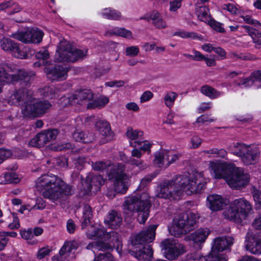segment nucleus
<instances>
[{
	"mask_svg": "<svg viewBox=\"0 0 261 261\" xmlns=\"http://www.w3.org/2000/svg\"><path fill=\"white\" fill-rule=\"evenodd\" d=\"M205 185L202 173L194 171L189 175H179L171 180L162 181L158 187L157 196L162 198L176 199L184 191L188 195L201 193Z\"/></svg>",
	"mask_w": 261,
	"mask_h": 261,
	"instance_id": "obj_1",
	"label": "nucleus"
},
{
	"mask_svg": "<svg viewBox=\"0 0 261 261\" xmlns=\"http://www.w3.org/2000/svg\"><path fill=\"white\" fill-rule=\"evenodd\" d=\"M211 168L215 178H223L229 186L234 189L245 187L249 182L250 175L233 164L211 162Z\"/></svg>",
	"mask_w": 261,
	"mask_h": 261,
	"instance_id": "obj_2",
	"label": "nucleus"
},
{
	"mask_svg": "<svg viewBox=\"0 0 261 261\" xmlns=\"http://www.w3.org/2000/svg\"><path fill=\"white\" fill-rule=\"evenodd\" d=\"M36 187L38 190L39 188H43L45 190L42 194L43 197L53 202L60 201L65 196L71 195L73 193L71 186L53 174H45L38 178Z\"/></svg>",
	"mask_w": 261,
	"mask_h": 261,
	"instance_id": "obj_3",
	"label": "nucleus"
},
{
	"mask_svg": "<svg viewBox=\"0 0 261 261\" xmlns=\"http://www.w3.org/2000/svg\"><path fill=\"white\" fill-rule=\"evenodd\" d=\"M124 221L130 224L134 220V214L137 213V219L140 224L145 223L149 214L151 207L150 196L147 193L139 196H131L126 198L123 204Z\"/></svg>",
	"mask_w": 261,
	"mask_h": 261,
	"instance_id": "obj_4",
	"label": "nucleus"
},
{
	"mask_svg": "<svg viewBox=\"0 0 261 261\" xmlns=\"http://www.w3.org/2000/svg\"><path fill=\"white\" fill-rule=\"evenodd\" d=\"M156 226H150L147 229L143 230L130 237L132 245L134 247L129 250V253L138 260L150 261L153 257V250L149 243L152 242L155 238Z\"/></svg>",
	"mask_w": 261,
	"mask_h": 261,
	"instance_id": "obj_5",
	"label": "nucleus"
},
{
	"mask_svg": "<svg viewBox=\"0 0 261 261\" xmlns=\"http://www.w3.org/2000/svg\"><path fill=\"white\" fill-rule=\"evenodd\" d=\"M35 74L29 73L15 66L7 64H0V83L21 81V84L27 87L30 85Z\"/></svg>",
	"mask_w": 261,
	"mask_h": 261,
	"instance_id": "obj_6",
	"label": "nucleus"
},
{
	"mask_svg": "<svg viewBox=\"0 0 261 261\" xmlns=\"http://www.w3.org/2000/svg\"><path fill=\"white\" fill-rule=\"evenodd\" d=\"M198 217L194 213L178 215L173 219L170 233L176 237H179L190 232L197 227V219Z\"/></svg>",
	"mask_w": 261,
	"mask_h": 261,
	"instance_id": "obj_7",
	"label": "nucleus"
},
{
	"mask_svg": "<svg viewBox=\"0 0 261 261\" xmlns=\"http://www.w3.org/2000/svg\"><path fill=\"white\" fill-rule=\"evenodd\" d=\"M232 153L241 158L244 165L254 164L258 160L260 149L257 145L237 142L231 147Z\"/></svg>",
	"mask_w": 261,
	"mask_h": 261,
	"instance_id": "obj_8",
	"label": "nucleus"
},
{
	"mask_svg": "<svg viewBox=\"0 0 261 261\" xmlns=\"http://www.w3.org/2000/svg\"><path fill=\"white\" fill-rule=\"evenodd\" d=\"M125 169V165L118 163L113 167L109 173V178L113 182L114 188L117 193H124L127 189L126 180L128 176L124 173Z\"/></svg>",
	"mask_w": 261,
	"mask_h": 261,
	"instance_id": "obj_9",
	"label": "nucleus"
},
{
	"mask_svg": "<svg viewBox=\"0 0 261 261\" xmlns=\"http://www.w3.org/2000/svg\"><path fill=\"white\" fill-rule=\"evenodd\" d=\"M233 243V238L224 237L216 239L211 253L206 256L207 261H226V258L219 252L227 249Z\"/></svg>",
	"mask_w": 261,
	"mask_h": 261,
	"instance_id": "obj_10",
	"label": "nucleus"
},
{
	"mask_svg": "<svg viewBox=\"0 0 261 261\" xmlns=\"http://www.w3.org/2000/svg\"><path fill=\"white\" fill-rule=\"evenodd\" d=\"M51 107L48 100H36L34 97L33 102L25 106L22 112L25 116L40 117L47 113Z\"/></svg>",
	"mask_w": 261,
	"mask_h": 261,
	"instance_id": "obj_11",
	"label": "nucleus"
},
{
	"mask_svg": "<svg viewBox=\"0 0 261 261\" xmlns=\"http://www.w3.org/2000/svg\"><path fill=\"white\" fill-rule=\"evenodd\" d=\"M34 97L32 93L27 87H21L15 89L10 96L8 102L10 105L25 106L33 102Z\"/></svg>",
	"mask_w": 261,
	"mask_h": 261,
	"instance_id": "obj_12",
	"label": "nucleus"
},
{
	"mask_svg": "<svg viewBox=\"0 0 261 261\" xmlns=\"http://www.w3.org/2000/svg\"><path fill=\"white\" fill-rule=\"evenodd\" d=\"M162 249L165 250L166 257L169 260H173L186 251L185 246L178 244L177 240L172 238L164 240L161 242Z\"/></svg>",
	"mask_w": 261,
	"mask_h": 261,
	"instance_id": "obj_13",
	"label": "nucleus"
},
{
	"mask_svg": "<svg viewBox=\"0 0 261 261\" xmlns=\"http://www.w3.org/2000/svg\"><path fill=\"white\" fill-rule=\"evenodd\" d=\"M44 33L41 30L36 29L26 32H20L13 34L11 36L24 43H39L41 42Z\"/></svg>",
	"mask_w": 261,
	"mask_h": 261,
	"instance_id": "obj_14",
	"label": "nucleus"
},
{
	"mask_svg": "<svg viewBox=\"0 0 261 261\" xmlns=\"http://www.w3.org/2000/svg\"><path fill=\"white\" fill-rule=\"evenodd\" d=\"M58 134L59 130L57 129L42 131L37 134L31 140L30 144L32 146L38 148L43 147L48 142L55 140Z\"/></svg>",
	"mask_w": 261,
	"mask_h": 261,
	"instance_id": "obj_15",
	"label": "nucleus"
},
{
	"mask_svg": "<svg viewBox=\"0 0 261 261\" xmlns=\"http://www.w3.org/2000/svg\"><path fill=\"white\" fill-rule=\"evenodd\" d=\"M105 180L100 175H94L90 173L86 179L82 180V186L81 194L82 196L88 195L91 191L92 187L95 186L99 188L105 184Z\"/></svg>",
	"mask_w": 261,
	"mask_h": 261,
	"instance_id": "obj_16",
	"label": "nucleus"
},
{
	"mask_svg": "<svg viewBox=\"0 0 261 261\" xmlns=\"http://www.w3.org/2000/svg\"><path fill=\"white\" fill-rule=\"evenodd\" d=\"M245 248L254 254L261 253V237L254 234L253 231L249 229L245 238Z\"/></svg>",
	"mask_w": 261,
	"mask_h": 261,
	"instance_id": "obj_17",
	"label": "nucleus"
},
{
	"mask_svg": "<svg viewBox=\"0 0 261 261\" xmlns=\"http://www.w3.org/2000/svg\"><path fill=\"white\" fill-rule=\"evenodd\" d=\"M44 71L50 81H60L67 78L68 69L61 65H47L44 68Z\"/></svg>",
	"mask_w": 261,
	"mask_h": 261,
	"instance_id": "obj_18",
	"label": "nucleus"
},
{
	"mask_svg": "<svg viewBox=\"0 0 261 261\" xmlns=\"http://www.w3.org/2000/svg\"><path fill=\"white\" fill-rule=\"evenodd\" d=\"M93 97L94 94L90 90L81 89L75 91L68 97V99L71 105H82L87 101L91 100Z\"/></svg>",
	"mask_w": 261,
	"mask_h": 261,
	"instance_id": "obj_19",
	"label": "nucleus"
},
{
	"mask_svg": "<svg viewBox=\"0 0 261 261\" xmlns=\"http://www.w3.org/2000/svg\"><path fill=\"white\" fill-rule=\"evenodd\" d=\"M70 44L66 40L61 41L57 50L55 59L58 62H69Z\"/></svg>",
	"mask_w": 261,
	"mask_h": 261,
	"instance_id": "obj_20",
	"label": "nucleus"
},
{
	"mask_svg": "<svg viewBox=\"0 0 261 261\" xmlns=\"http://www.w3.org/2000/svg\"><path fill=\"white\" fill-rule=\"evenodd\" d=\"M207 204L212 211H218L223 208L226 202L221 195L212 194L207 197Z\"/></svg>",
	"mask_w": 261,
	"mask_h": 261,
	"instance_id": "obj_21",
	"label": "nucleus"
},
{
	"mask_svg": "<svg viewBox=\"0 0 261 261\" xmlns=\"http://www.w3.org/2000/svg\"><path fill=\"white\" fill-rule=\"evenodd\" d=\"M87 236L90 239L97 238L103 239L105 241L111 240L112 237L116 238V240L118 241L117 233L115 231L107 232L104 228H94L93 231L88 230L87 232Z\"/></svg>",
	"mask_w": 261,
	"mask_h": 261,
	"instance_id": "obj_22",
	"label": "nucleus"
},
{
	"mask_svg": "<svg viewBox=\"0 0 261 261\" xmlns=\"http://www.w3.org/2000/svg\"><path fill=\"white\" fill-rule=\"evenodd\" d=\"M233 203L239 211L241 218L243 220L245 219L251 210L250 203L244 198L236 199Z\"/></svg>",
	"mask_w": 261,
	"mask_h": 261,
	"instance_id": "obj_23",
	"label": "nucleus"
},
{
	"mask_svg": "<svg viewBox=\"0 0 261 261\" xmlns=\"http://www.w3.org/2000/svg\"><path fill=\"white\" fill-rule=\"evenodd\" d=\"M72 138L76 142L89 143L93 142L95 139V136L88 132L81 129H75L72 133Z\"/></svg>",
	"mask_w": 261,
	"mask_h": 261,
	"instance_id": "obj_24",
	"label": "nucleus"
},
{
	"mask_svg": "<svg viewBox=\"0 0 261 261\" xmlns=\"http://www.w3.org/2000/svg\"><path fill=\"white\" fill-rule=\"evenodd\" d=\"M122 218L120 214L116 211H111L105 222L112 229H117L121 225Z\"/></svg>",
	"mask_w": 261,
	"mask_h": 261,
	"instance_id": "obj_25",
	"label": "nucleus"
},
{
	"mask_svg": "<svg viewBox=\"0 0 261 261\" xmlns=\"http://www.w3.org/2000/svg\"><path fill=\"white\" fill-rule=\"evenodd\" d=\"M223 214L225 218L237 223H241L243 220L241 218L239 211L237 210L233 203L231 204L228 209L223 212Z\"/></svg>",
	"mask_w": 261,
	"mask_h": 261,
	"instance_id": "obj_26",
	"label": "nucleus"
},
{
	"mask_svg": "<svg viewBox=\"0 0 261 261\" xmlns=\"http://www.w3.org/2000/svg\"><path fill=\"white\" fill-rule=\"evenodd\" d=\"M95 127L99 133L103 136L109 137L110 139L107 141H110L113 136L110 124L105 120H99L95 123Z\"/></svg>",
	"mask_w": 261,
	"mask_h": 261,
	"instance_id": "obj_27",
	"label": "nucleus"
},
{
	"mask_svg": "<svg viewBox=\"0 0 261 261\" xmlns=\"http://www.w3.org/2000/svg\"><path fill=\"white\" fill-rule=\"evenodd\" d=\"M210 232L207 228H200L191 234L190 239L195 243H203Z\"/></svg>",
	"mask_w": 261,
	"mask_h": 261,
	"instance_id": "obj_28",
	"label": "nucleus"
},
{
	"mask_svg": "<svg viewBox=\"0 0 261 261\" xmlns=\"http://www.w3.org/2000/svg\"><path fill=\"white\" fill-rule=\"evenodd\" d=\"M92 208L87 203L84 204L83 217L82 218V228H85L90 223V220L92 217Z\"/></svg>",
	"mask_w": 261,
	"mask_h": 261,
	"instance_id": "obj_29",
	"label": "nucleus"
},
{
	"mask_svg": "<svg viewBox=\"0 0 261 261\" xmlns=\"http://www.w3.org/2000/svg\"><path fill=\"white\" fill-rule=\"evenodd\" d=\"M81 243L76 240L65 241L61 248V254L69 253L72 250L77 249L80 246Z\"/></svg>",
	"mask_w": 261,
	"mask_h": 261,
	"instance_id": "obj_30",
	"label": "nucleus"
},
{
	"mask_svg": "<svg viewBox=\"0 0 261 261\" xmlns=\"http://www.w3.org/2000/svg\"><path fill=\"white\" fill-rule=\"evenodd\" d=\"M149 19L152 21V23L158 29H165L167 25L163 21L161 14L158 11H153L149 15Z\"/></svg>",
	"mask_w": 261,
	"mask_h": 261,
	"instance_id": "obj_31",
	"label": "nucleus"
},
{
	"mask_svg": "<svg viewBox=\"0 0 261 261\" xmlns=\"http://www.w3.org/2000/svg\"><path fill=\"white\" fill-rule=\"evenodd\" d=\"M169 152L164 149H161L157 151L154 155V160L153 161L154 164L161 167L164 164V160H169Z\"/></svg>",
	"mask_w": 261,
	"mask_h": 261,
	"instance_id": "obj_32",
	"label": "nucleus"
},
{
	"mask_svg": "<svg viewBox=\"0 0 261 261\" xmlns=\"http://www.w3.org/2000/svg\"><path fill=\"white\" fill-rule=\"evenodd\" d=\"M59 89L56 87L50 86H45L40 89V92L41 95L45 97L54 98L58 96Z\"/></svg>",
	"mask_w": 261,
	"mask_h": 261,
	"instance_id": "obj_33",
	"label": "nucleus"
},
{
	"mask_svg": "<svg viewBox=\"0 0 261 261\" xmlns=\"http://www.w3.org/2000/svg\"><path fill=\"white\" fill-rule=\"evenodd\" d=\"M86 51L74 48L70 45L69 62H73L86 56Z\"/></svg>",
	"mask_w": 261,
	"mask_h": 261,
	"instance_id": "obj_34",
	"label": "nucleus"
},
{
	"mask_svg": "<svg viewBox=\"0 0 261 261\" xmlns=\"http://www.w3.org/2000/svg\"><path fill=\"white\" fill-rule=\"evenodd\" d=\"M200 91L203 94L212 99L216 98L221 94L219 91L207 85L203 86L201 88Z\"/></svg>",
	"mask_w": 261,
	"mask_h": 261,
	"instance_id": "obj_35",
	"label": "nucleus"
},
{
	"mask_svg": "<svg viewBox=\"0 0 261 261\" xmlns=\"http://www.w3.org/2000/svg\"><path fill=\"white\" fill-rule=\"evenodd\" d=\"M110 246L108 243L102 241H96L89 243L86 247L87 249H94L95 251L106 250L109 248Z\"/></svg>",
	"mask_w": 261,
	"mask_h": 261,
	"instance_id": "obj_36",
	"label": "nucleus"
},
{
	"mask_svg": "<svg viewBox=\"0 0 261 261\" xmlns=\"http://www.w3.org/2000/svg\"><path fill=\"white\" fill-rule=\"evenodd\" d=\"M1 46L2 48L7 51L12 52L17 43L7 38H3L1 40Z\"/></svg>",
	"mask_w": 261,
	"mask_h": 261,
	"instance_id": "obj_37",
	"label": "nucleus"
},
{
	"mask_svg": "<svg viewBox=\"0 0 261 261\" xmlns=\"http://www.w3.org/2000/svg\"><path fill=\"white\" fill-rule=\"evenodd\" d=\"M252 194L255 201V208L256 210H261V183L259 186V189L260 191L255 187L252 186Z\"/></svg>",
	"mask_w": 261,
	"mask_h": 261,
	"instance_id": "obj_38",
	"label": "nucleus"
},
{
	"mask_svg": "<svg viewBox=\"0 0 261 261\" xmlns=\"http://www.w3.org/2000/svg\"><path fill=\"white\" fill-rule=\"evenodd\" d=\"M208 9L206 7H199L197 8L196 12L199 19L203 22H208L210 19L208 14Z\"/></svg>",
	"mask_w": 261,
	"mask_h": 261,
	"instance_id": "obj_39",
	"label": "nucleus"
},
{
	"mask_svg": "<svg viewBox=\"0 0 261 261\" xmlns=\"http://www.w3.org/2000/svg\"><path fill=\"white\" fill-rule=\"evenodd\" d=\"M25 50H24L22 46H19V45L17 43L15 46V49H13L11 54L17 58L21 59H26L28 58V54L26 50V47H25Z\"/></svg>",
	"mask_w": 261,
	"mask_h": 261,
	"instance_id": "obj_40",
	"label": "nucleus"
},
{
	"mask_svg": "<svg viewBox=\"0 0 261 261\" xmlns=\"http://www.w3.org/2000/svg\"><path fill=\"white\" fill-rule=\"evenodd\" d=\"M102 15L109 19L119 20L121 18V13L115 10L109 9H105Z\"/></svg>",
	"mask_w": 261,
	"mask_h": 261,
	"instance_id": "obj_41",
	"label": "nucleus"
},
{
	"mask_svg": "<svg viewBox=\"0 0 261 261\" xmlns=\"http://www.w3.org/2000/svg\"><path fill=\"white\" fill-rule=\"evenodd\" d=\"M125 135L128 139L133 140L138 139L139 137L142 136L143 132L141 130H134L132 127H129L127 129Z\"/></svg>",
	"mask_w": 261,
	"mask_h": 261,
	"instance_id": "obj_42",
	"label": "nucleus"
},
{
	"mask_svg": "<svg viewBox=\"0 0 261 261\" xmlns=\"http://www.w3.org/2000/svg\"><path fill=\"white\" fill-rule=\"evenodd\" d=\"M126 163L133 166H136L140 170H144L147 167V165L140 159H134L131 157L126 161Z\"/></svg>",
	"mask_w": 261,
	"mask_h": 261,
	"instance_id": "obj_43",
	"label": "nucleus"
},
{
	"mask_svg": "<svg viewBox=\"0 0 261 261\" xmlns=\"http://www.w3.org/2000/svg\"><path fill=\"white\" fill-rule=\"evenodd\" d=\"M249 36L252 38L253 41L261 38V32L258 30L253 29L249 26H243Z\"/></svg>",
	"mask_w": 261,
	"mask_h": 261,
	"instance_id": "obj_44",
	"label": "nucleus"
},
{
	"mask_svg": "<svg viewBox=\"0 0 261 261\" xmlns=\"http://www.w3.org/2000/svg\"><path fill=\"white\" fill-rule=\"evenodd\" d=\"M174 36H178L182 38H191L192 39H198L201 40V37L197 35L195 33L188 32L186 31H179L176 32L173 34Z\"/></svg>",
	"mask_w": 261,
	"mask_h": 261,
	"instance_id": "obj_45",
	"label": "nucleus"
},
{
	"mask_svg": "<svg viewBox=\"0 0 261 261\" xmlns=\"http://www.w3.org/2000/svg\"><path fill=\"white\" fill-rule=\"evenodd\" d=\"M141 143L142 142L140 141H135L134 143L130 142V146L135 148L132 151V157L136 158L137 159L141 158L142 155L141 150L136 148V147H137V146L141 145Z\"/></svg>",
	"mask_w": 261,
	"mask_h": 261,
	"instance_id": "obj_46",
	"label": "nucleus"
},
{
	"mask_svg": "<svg viewBox=\"0 0 261 261\" xmlns=\"http://www.w3.org/2000/svg\"><path fill=\"white\" fill-rule=\"evenodd\" d=\"M177 97V94L174 92H170L167 93L164 97V100L166 106L168 107H171L172 106Z\"/></svg>",
	"mask_w": 261,
	"mask_h": 261,
	"instance_id": "obj_47",
	"label": "nucleus"
},
{
	"mask_svg": "<svg viewBox=\"0 0 261 261\" xmlns=\"http://www.w3.org/2000/svg\"><path fill=\"white\" fill-rule=\"evenodd\" d=\"M110 166V162L97 161L92 162V167L95 171H103Z\"/></svg>",
	"mask_w": 261,
	"mask_h": 261,
	"instance_id": "obj_48",
	"label": "nucleus"
},
{
	"mask_svg": "<svg viewBox=\"0 0 261 261\" xmlns=\"http://www.w3.org/2000/svg\"><path fill=\"white\" fill-rule=\"evenodd\" d=\"M5 178L7 181L10 183H17L19 180L17 175L14 172L6 173Z\"/></svg>",
	"mask_w": 261,
	"mask_h": 261,
	"instance_id": "obj_49",
	"label": "nucleus"
},
{
	"mask_svg": "<svg viewBox=\"0 0 261 261\" xmlns=\"http://www.w3.org/2000/svg\"><path fill=\"white\" fill-rule=\"evenodd\" d=\"M117 36H121L122 37H124L127 39L132 38V32L125 29L122 28H117Z\"/></svg>",
	"mask_w": 261,
	"mask_h": 261,
	"instance_id": "obj_50",
	"label": "nucleus"
},
{
	"mask_svg": "<svg viewBox=\"0 0 261 261\" xmlns=\"http://www.w3.org/2000/svg\"><path fill=\"white\" fill-rule=\"evenodd\" d=\"M208 24L214 30L219 32L220 33L224 32V29L221 27V24L216 21L214 19H210L208 22Z\"/></svg>",
	"mask_w": 261,
	"mask_h": 261,
	"instance_id": "obj_51",
	"label": "nucleus"
},
{
	"mask_svg": "<svg viewBox=\"0 0 261 261\" xmlns=\"http://www.w3.org/2000/svg\"><path fill=\"white\" fill-rule=\"evenodd\" d=\"M35 57L37 59L42 60L43 63H45L46 62L45 60L48 58L49 54L46 50H40L36 53Z\"/></svg>",
	"mask_w": 261,
	"mask_h": 261,
	"instance_id": "obj_52",
	"label": "nucleus"
},
{
	"mask_svg": "<svg viewBox=\"0 0 261 261\" xmlns=\"http://www.w3.org/2000/svg\"><path fill=\"white\" fill-rule=\"evenodd\" d=\"M139 51L138 47L135 46L128 47L126 48V55L128 56H136L138 54Z\"/></svg>",
	"mask_w": 261,
	"mask_h": 261,
	"instance_id": "obj_53",
	"label": "nucleus"
},
{
	"mask_svg": "<svg viewBox=\"0 0 261 261\" xmlns=\"http://www.w3.org/2000/svg\"><path fill=\"white\" fill-rule=\"evenodd\" d=\"M12 155L11 152L7 149H0V164L4 160L10 157Z\"/></svg>",
	"mask_w": 261,
	"mask_h": 261,
	"instance_id": "obj_54",
	"label": "nucleus"
},
{
	"mask_svg": "<svg viewBox=\"0 0 261 261\" xmlns=\"http://www.w3.org/2000/svg\"><path fill=\"white\" fill-rule=\"evenodd\" d=\"M213 154H216V158H225L227 154V151L224 149L212 148Z\"/></svg>",
	"mask_w": 261,
	"mask_h": 261,
	"instance_id": "obj_55",
	"label": "nucleus"
},
{
	"mask_svg": "<svg viewBox=\"0 0 261 261\" xmlns=\"http://www.w3.org/2000/svg\"><path fill=\"white\" fill-rule=\"evenodd\" d=\"M51 250L48 247H43L40 249L38 252L37 257L39 259H42L46 255H48Z\"/></svg>",
	"mask_w": 261,
	"mask_h": 261,
	"instance_id": "obj_56",
	"label": "nucleus"
},
{
	"mask_svg": "<svg viewBox=\"0 0 261 261\" xmlns=\"http://www.w3.org/2000/svg\"><path fill=\"white\" fill-rule=\"evenodd\" d=\"M56 164L61 167H67L68 166V159L64 156H61L56 159Z\"/></svg>",
	"mask_w": 261,
	"mask_h": 261,
	"instance_id": "obj_57",
	"label": "nucleus"
},
{
	"mask_svg": "<svg viewBox=\"0 0 261 261\" xmlns=\"http://www.w3.org/2000/svg\"><path fill=\"white\" fill-rule=\"evenodd\" d=\"M45 207V201L42 198L38 197L36 199V204L32 207L33 209L41 210Z\"/></svg>",
	"mask_w": 261,
	"mask_h": 261,
	"instance_id": "obj_58",
	"label": "nucleus"
},
{
	"mask_svg": "<svg viewBox=\"0 0 261 261\" xmlns=\"http://www.w3.org/2000/svg\"><path fill=\"white\" fill-rule=\"evenodd\" d=\"M20 233L22 238L25 240H30L34 237L31 229H29L28 230L22 231Z\"/></svg>",
	"mask_w": 261,
	"mask_h": 261,
	"instance_id": "obj_59",
	"label": "nucleus"
},
{
	"mask_svg": "<svg viewBox=\"0 0 261 261\" xmlns=\"http://www.w3.org/2000/svg\"><path fill=\"white\" fill-rule=\"evenodd\" d=\"M191 142L192 144V147L193 148H197L201 144L202 140L198 137L194 136L191 139Z\"/></svg>",
	"mask_w": 261,
	"mask_h": 261,
	"instance_id": "obj_60",
	"label": "nucleus"
},
{
	"mask_svg": "<svg viewBox=\"0 0 261 261\" xmlns=\"http://www.w3.org/2000/svg\"><path fill=\"white\" fill-rule=\"evenodd\" d=\"M153 97V94L149 91L143 93L140 98L141 102H144L150 99Z\"/></svg>",
	"mask_w": 261,
	"mask_h": 261,
	"instance_id": "obj_61",
	"label": "nucleus"
},
{
	"mask_svg": "<svg viewBox=\"0 0 261 261\" xmlns=\"http://www.w3.org/2000/svg\"><path fill=\"white\" fill-rule=\"evenodd\" d=\"M86 163V160L84 156H79L74 159V164L77 167H82L84 166Z\"/></svg>",
	"mask_w": 261,
	"mask_h": 261,
	"instance_id": "obj_62",
	"label": "nucleus"
},
{
	"mask_svg": "<svg viewBox=\"0 0 261 261\" xmlns=\"http://www.w3.org/2000/svg\"><path fill=\"white\" fill-rule=\"evenodd\" d=\"M254 82V80L252 79L251 77L250 76L247 78L244 79L242 81L241 83H238V86H240L241 85H245L246 87L250 86L253 84Z\"/></svg>",
	"mask_w": 261,
	"mask_h": 261,
	"instance_id": "obj_63",
	"label": "nucleus"
},
{
	"mask_svg": "<svg viewBox=\"0 0 261 261\" xmlns=\"http://www.w3.org/2000/svg\"><path fill=\"white\" fill-rule=\"evenodd\" d=\"M76 228V226L73 222V221L71 219H69L68 220L67 222V229L68 232L70 233H73Z\"/></svg>",
	"mask_w": 261,
	"mask_h": 261,
	"instance_id": "obj_64",
	"label": "nucleus"
}]
</instances>
